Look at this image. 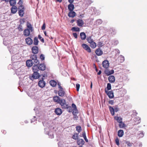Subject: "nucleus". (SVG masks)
<instances>
[{"label": "nucleus", "instance_id": "4", "mask_svg": "<svg viewBox=\"0 0 147 147\" xmlns=\"http://www.w3.org/2000/svg\"><path fill=\"white\" fill-rule=\"evenodd\" d=\"M105 92L110 98H112L114 97V94L113 90L108 91L105 89Z\"/></svg>", "mask_w": 147, "mask_h": 147}, {"label": "nucleus", "instance_id": "40", "mask_svg": "<svg viewBox=\"0 0 147 147\" xmlns=\"http://www.w3.org/2000/svg\"><path fill=\"white\" fill-rule=\"evenodd\" d=\"M138 135H139V138H142L144 136V134L143 131H139Z\"/></svg>", "mask_w": 147, "mask_h": 147}, {"label": "nucleus", "instance_id": "31", "mask_svg": "<svg viewBox=\"0 0 147 147\" xmlns=\"http://www.w3.org/2000/svg\"><path fill=\"white\" fill-rule=\"evenodd\" d=\"M50 84L51 86L53 87L56 86L57 84V83L56 81L53 80H52L50 81Z\"/></svg>", "mask_w": 147, "mask_h": 147}, {"label": "nucleus", "instance_id": "56", "mask_svg": "<svg viewBox=\"0 0 147 147\" xmlns=\"http://www.w3.org/2000/svg\"><path fill=\"white\" fill-rule=\"evenodd\" d=\"M40 58L42 61L44 60L45 58L44 55L42 54H41L40 55Z\"/></svg>", "mask_w": 147, "mask_h": 147}, {"label": "nucleus", "instance_id": "48", "mask_svg": "<svg viewBox=\"0 0 147 147\" xmlns=\"http://www.w3.org/2000/svg\"><path fill=\"white\" fill-rule=\"evenodd\" d=\"M103 43L102 42H98L97 44V46L98 47H100L103 46Z\"/></svg>", "mask_w": 147, "mask_h": 147}, {"label": "nucleus", "instance_id": "16", "mask_svg": "<svg viewBox=\"0 0 147 147\" xmlns=\"http://www.w3.org/2000/svg\"><path fill=\"white\" fill-rule=\"evenodd\" d=\"M26 65L28 67H30L34 64V62H32L31 60H28L26 62Z\"/></svg>", "mask_w": 147, "mask_h": 147}, {"label": "nucleus", "instance_id": "60", "mask_svg": "<svg viewBox=\"0 0 147 147\" xmlns=\"http://www.w3.org/2000/svg\"><path fill=\"white\" fill-rule=\"evenodd\" d=\"M18 3L19 4V5H20V7H22V6H23L22 5V4H23L22 0H20Z\"/></svg>", "mask_w": 147, "mask_h": 147}, {"label": "nucleus", "instance_id": "39", "mask_svg": "<svg viewBox=\"0 0 147 147\" xmlns=\"http://www.w3.org/2000/svg\"><path fill=\"white\" fill-rule=\"evenodd\" d=\"M115 119L117 121V122L119 123L122 122V119L120 117H115Z\"/></svg>", "mask_w": 147, "mask_h": 147}, {"label": "nucleus", "instance_id": "50", "mask_svg": "<svg viewBox=\"0 0 147 147\" xmlns=\"http://www.w3.org/2000/svg\"><path fill=\"white\" fill-rule=\"evenodd\" d=\"M13 49V50H12V49H10L9 50L10 52L11 53H15V51H16V49L13 47L12 49Z\"/></svg>", "mask_w": 147, "mask_h": 147}, {"label": "nucleus", "instance_id": "14", "mask_svg": "<svg viewBox=\"0 0 147 147\" xmlns=\"http://www.w3.org/2000/svg\"><path fill=\"white\" fill-rule=\"evenodd\" d=\"M22 9H20L18 11L19 15L21 17L23 16L24 14V7L23 6H22Z\"/></svg>", "mask_w": 147, "mask_h": 147}, {"label": "nucleus", "instance_id": "20", "mask_svg": "<svg viewBox=\"0 0 147 147\" xmlns=\"http://www.w3.org/2000/svg\"><path fill=\"white\" fill-rule=\"evenodd\" d=\"M76 15V13L73 11H70L68 13V16L70 17L74 18Z\"/></svg>", "mask_w": 147, "mask_h": 147}, {"label": "nucleus", "instance_id": "47", "mask_svg": "<svg viewBox=\"0 0 147 147\" xmlns=\"http://www.w3.org/2000/svg\"><path fill=\"white\" fill-rule=\"evenodd\" d=\"M111 32L113 35H115L116 33V31L115 28H112L111 29Z\"/></svg>", "mask_w": 147, "mask_h": 147}, {"label": "nucleus", "instance_id": "1", "mask_svg": "<svg viewBox=\"0 0 147 147\" xmlns=\"http://www.w3.org/2000/svg\"><path fill=\"white\" fill-rule=\"evenodd\" d=\"M34 67H32V71L33 73L32 76H30L29 77V78L30 80L33 81L34 79H37L39 78L40 76L38 72V70L36 69H34Z\"/></svg>", "mask_w": 147, "mask_h": 147}, {"label": "nucleus", "instance_id": "17", "mask_svg": "<svg viewBox=\"0 0 147 147\" xmlns=\"http://www.w3.org/2000/svg\"><path fill=\"white\" fill-rule=\"evenodd\" d=\"M108 80L110 83H113L115 81V77L113 76H110L109 77Z\"/></svg>", "mask_w": 147, "mask_h": 147}, {"label": "nucleus", "instance_id": "45", "mask_svg": "<svg viewBox=\"0 0 147 147\" xmlns=\"http://www.w3.org/2000/svg\"><path fill=\"white\" fill-rule=\"evenodd\" d=\"M76 130L78 133H80L82 130V129L80 126H77L76 127Z\"/></svg>", "mask_w": 147, "mask_h": 147}, {"label": "nucleus", "instance_id": "29", "mask_svg": "<svg viewBox=\"0 0 147 147\" xmlns=\"http://www.w3.org/2000/svg\"><path fill=\"white\" fill-rule=\"evenodd\" d=\"M68 9L69 11H73L74 9V5L72 4H70L68 5Z\"/></svg>", "mask_w": 147, "mask_h": 147}, {"label": "nucleus", "instance_id": "58", "mask_svg": "<svg viewBox=\"0 0 147 147\" xmlns=\"http://www.w3.org/2000/svg\"><path fill=\"white\" fill-rule=\"evenodd\" d=\"M36 119H37L36 117L34 116V118L32 119H31V123H33L34 121H36Z\"/></svg>", "mask_w": 147, "mask_h": 147}, {"label": "nucleus", "instance_id": "57", "mask_svg": "<svg viewBox=\"0 0 147 147\" xmlns=\"http://www.w3.org/2000/svg\"><path fill=\"white\" fill-rule=\"evenodd\" d=\"M76 90L77 91H78L80 87V85L78 84H77L76 85Z\"/></svg>", "mask_w": 147, "mask_h": 147}, {"label": "nucleus", "instance_id": "37", "mask_svg": "<svg viewBox=\"0 0 147 147\" xmlns=\"http://www.w3.org/2000/svg\"><path fill=\"white\" fill-rule=\"evenodd\" d=\"M91 47L93 48H95L96 46V43L93 41L90 43Z\"/></svg>", "mask_w": 147, "mask_h": 147}, {"label": "nucleus", "instance_id": "38", "mask_svg": "<svg viewBox=\"0 0 147 147\" xmlns=\"http://www.w3.org/2000/svg\"><path fill=\"white\" fill-rule=\"evenodd\" d=\"M71 30L73 31L79 32L80 30V29L78 27H72Z\"/></svg>", "mask_w": 147, "mask_h": 147}, {"label": "nucleus", "instance_id": "11", "mask_svg": "<svg viewBox=\"0 0 147 147\" xmlns=\"http://www.w3.org/2000/svg\"><path fill=\"white\" fill-rule=\"evenodd\" d=\"M25 41L26 43L29 45H32L33 42V40L30 37L26 38L25 39Z\"/></svg>", "mask_w": 147, "mask_h": 147}, {"label": "nucleus", "instance_id": "53", "mask_svg": "<svg viewBox=\"0 0 147 147\" xmlns=\"http://www.w3.org/2000/svg\"><path fill=\"white\" fill-rule=\"evenodd\" d=\"M111 85L110 83H108L107 84V88L108 90H110L111 89Z\"/></svg>", "mask_w": 147, "mask_h": 147}, {"label": "nucleus", "instance_id": "49", "mask_svg": "<svg viewBox=\"0 0 147 147\" xmlns=\"http://www.w3.org/2000/svg\"><path fill=\"white\" fill-rule=\"evenodd\" d=\"M17 28L19 31H22L23 30L22 26L21 24L19 25Z\"/></svg>", "mask_w": 147, "mask_h": 147}, {"label": "nucleus", "instance_id": "10", "mask_svg": "<svg viewBox=\"0 0 147 147\" xmlns=\"http://www.w3.org/2000/svg\"><path fill=\"white\" fill-rule=\"evenodd\" d=\"M82 47L87 52L89 53L91 52L90 48L88 46L85 44H83L82 45Z\"/></svg>", "mask_w": 147, "mask_h": 147}, {"label": "nucleus", "instance_id": "25", "mask_svg": "<svg viewBox=\"0 0 147 147\" xmlns=\"http://www.w3.org/2000/svg\"><path fill=\"white\" fill-rule=\"evenodd\" d=\"M11 13L14 14L17 11V7L16 6H13L11 7Z\"/></svg>", "mask_w": 147, "mask_h": 147}, {"label": "nucleus", "instance_id": "63", "mask_svg": "<svg viewBox=\"0 0 147 147\" xmlns=\"http://www.w3.org/2000/svg\"><path fill=\"white\" fill-rule=\"evenodd\" d=\"M109 103L111 105L114 104V101L112 100H110L109 101Z\"/></svg>", "mask_w": 147, "mask_h": 147}, {"label": "nucleus", "instance_id": "54", "mask_svg": "<svg viewBox=\"0 0 147 147\" xmlns=\"http://www.w3.org/2000/svg\"><path fill=\"white\" fill-rule=\"evenodd\" d=\"M72 113L73 115L78 113V111L77 108L73 109Z\"/></svg>", "mask_w": 147, "mask_h": 147}, {"label": "nucleus", "instance_id": "43", "mask_svg": "<svg viewBox=\"0 0 147 147\" xmlns=\"http://www.w3.org/2000/svg\"><path fill=\"white\" fill-rule=\"evenodd\" d=\"M119 126L120 128H124L125 126V124L124 123L122 122L119 123Z\"/></svg>", "mask_w": 147, "mask_h": 147}, {"label": "nucleus", "instance_id": "13", "mask_svg": "<svg viewBox=\"0 0 147 147\" xmlns=\"http://www.w3.org/2000/svg\"><path fill=\"white\" fill-rule=\"evenodd\" d=\"M77 143L78 145L82 146L84 144L85 142L83 139L79 138L77 141Z\"/></svg>", "mask_w": 147, "mask_h": 147}, {"label": "nucleus", "instance_id": "18", "mask_svg": "<svg viewBox=\"0 0 147 147\" xmlns=\"http://www.w3.org/2000/svg\"><path fill=\"white\" fill-rule=\"evenodd\" d=\"M30 30L28 28H26L25 29L24 31V35L25 36H28L30 34Z\"/></svg>", "mask_w": 147, "mask_h": 147}, {"label": "nucleus", "instance_id": "7", "mask_svg": "<svg viewBox=\"0 0 147 147\" xmlns=\"http://www.w3.org/2000/svg\"><path fill=\"white\" fill-rule=\"evenodd\" d=\"M114 72V71L113 69L109 70L108 69H106L104 71L105 74L107 76H110L113 74Z\"/></svg>", "mask_w": 147, "mask_h": 147}, {"label": "nucleus", "instance_id": "41", "mask_svg": "<svg viewBox=\"0 0 147 147\" xmlns=\"http://www.w3.org/2000/svg\"><path fill=\"white\" fill-rule=\"evenodd\" d=\"M66 102V100L64 99H60L58 103L60 104V105L61 106L64 103H65Z\"/></svg>", "mask_w": 147, "mask_h": 147}, {"label": "nucleus", "instance_id": "44", "mask_svg": "<svg viewBox=\"0 0 147 147\" xmlns=\"http://www.w3.org/2000/svg\"><path fill=\"white\" fill-rule=\"evenodd\" d=\"M96 23L97 25H99L102 23V21L100 19H98L96 20Z\"/></svg>", "mask_w": 147, "mask_h": 147}, {"label": "nucleus", "instance_id": "24", "mask_svg": "<svg viewBox=\"0 0 147 147\" xmlns=\"http://www.w3.org/2000/svg\"><path fill=\"white\" fill-rule=\"evenodd\" d=\"M111 45L113 46L117 45L119 43V41L116 39L112 40L111 41Z\"/></svg>", "mask_w": 147, "mask_h": 147}, {"label": "nucleus", "instance_id": "15", "mask_svg": "<svg viewBox=\"0 0 147 147\" xmlns=\"http://www.w3.org/2000/svg\"><path fill=\"white\" fill-rule=\"evenodd\" d=\"M77 25L80 27H82L84 24V22L81 19H78L77 21Z\"/></svg>", "mask_w": 147, "mask_h": 147}, {"label": "nucleus", "instance_id": "6", "mask_svg": "<svg viewBox=\"0 0 147 147\" xmlns=\"http://www.w3.org/2000/svg\"><path fill=\"white\" fill-rule=\"evenodd\" d=\"M42 80H40L38 82L39 86L41 88H43L46 85L45 82L43 80L44 79L42 78Z\"/></svg>", "mask_w": 147, "mask_h": 147}, {"label": "nucleus", "instance_id": "23", "mask_svg": "<svg viewBox=\"0 0 147 147\" xmlns=\"http://www.w3.org/2000/svg\"><path fill=\"white\" fill-rule=\"evenodd\" d=\"M61 107H62V108L63 109H69V108H71V107L70 106H69L67 104H66V102H65V103H64L62 105H61Z\"/></svg>", "mask_w": 147, "mask_h": 147}, {"label": "nucleus", "instance_id": "51", "mask_svg": "<svg viewBox=\"0 0 147 147\" xmlns=\"http://www.w3.org/2000/svg\"><path fill=\"white\" fill-rule=\"evenodd\" d=\"M38 38L42 42L44 43L45 42L44 39L42 38V37L40 35H38Z\"/></svg>", "mask_w": 147, "mask_h": 147}, {"label": "nucleus", "instance_id": "61", "mask_svg": "<svg viewBox=\"0 0 147 147\" xmlns=\"http://www.w3.org/2000/svg\"><path fill=\"white\" fill-rule=\"evenodd\" d=\"M126 143L128 146H132V143H131L127 141L126 142Z\"/></svg>", "mask_w": 147, "mask_h": 147}, {"label": "nucleus", "instance_id": "28", "mask_svg": "<svg viewBox=\"0 0 147 147\" xmlns=\"http://www.w3.org/2000/svg\"><path fill=\"white\" fill-rule=\"evenodd\" d=\"M60 99V98L58 96H56L53 97V100L54 102H57V103H58L59 100Z\"/></svg>", "mask_w": 147, "mask_h": 147}, {"label": "nucleus", "instance_id": "34", "mask_svg": "<svg viewBox=\"0 0 147 147\" xmlns=\"http://www.w3.org/2000/svg\"><path fill=\"white\" fill-rule=\"evenodd\" d=\"M16 0H10L9 1V3L11 6H15V5L16 4Z\"/></svg>", "mask_w": 147, "mask_h": 147}, {"label": "nucleus", "instance_id": "21", "mask_svg": "<svg viewBox=\"0 0 147 147\" xmlns=\"http://www.w3.org/2000/svg\"><path fill=\"white\" fill-rule=\"evenodd\" d=\"M141 119L139 117H137L134 119V123L135 124H139L141 122Z\"/></svg>", "mask_w": 147, "mask_h": 147}, {"label": "nucleus", "instance_id": "59", "mask_svg": "<svg viewBox=\"0 0 147 147\" xmlns=\"http://www.w3.org/2000/svg\"><path fill=\"white\" fill-rule=\"evenodd\" d=\"M25 22V20L24 19H23L22 20H20V24H21L22 25V24H23L24 22Z\"/></svg>", "mask_w": 147, "mask_h": 147}, {"label": "nucleus", "instance_id": "8", "mask_svg": "<svg viewBox=\"0 0 147 147\" xmlns=\"http://www.w3.org/2000/svg\"><path fill=\"white\" fill-rule=\"evenodd\" d=\"M102 64L103 67L106 69H107L109 66V62L107 60H105L103 61L102 62Z\"/></svg>", "mask_w": 147, "mask_h": 147}, {"label": "nucleus", "instance_id": "55", "mask_svg": "<svg viewBox=\"0 0 147 147\" xmlns=\"http://www.w3.org/2000/svg\"><path fill=\"white\" fill-rule=\"evenodd\" d=\"M115 142L117 146H119V139L118 138H116L115 140Z\"/></svg>", "mask_w": 147, "mask_h": 147}, {"label": "nucleus", "instance_id": "5", "mask_svg": "<svg viewBox=\"0 0 147 147\" xmlns=\"http://www.w3.org/2000/svg\"><path fill=\"white\" fill-rule=\"evenodd\" d=\"M45 134L49 135V137L51 138H53L54 137V135L52 132H49V128H46L45 129Z\"/></svg>", "mask_w": 147, "mask_h": 147}, {"label": "nucleus", "instance_id": "36", "mask_svg": "<svg viewBox=\"0 0 147 147\" xmlns=\"http://www.w3.org/2000/svg\"><path fill=\"white\" fill-rule=\"evenodd\" d=\"M119 60L121 63H122L125 60L124 57L122 55H120L119 57Z\"/></svg>", "mask_w": 147, "mask_h": 147}, {"label": "nucleus", "instance_id": "12", "mask_svg": "<svg viewBox=\"0 0 147 147\" xmlns=\"http://www.w3.org/2000/svg\"><path fill=\"white\" fill-rule=\"evenodd\" d=\"M55 112L56 114L58 115H60L62 113V109L60 108H57L55 109Z\"/></svg>", "mask_w": 147, "mask_h": 147}, {"label": "nucleus", "instance_id": "46", "mask_svg": "<svg viewBox=\"0 0 147 147\" xmlns=\"http://www.w3.org/2000/svg\"><path fill=\"white\" fill-rule=\"evenodd\" d=\"M21 69L20 68H19L16 69V73L17 75H19L22 74L21 73Z\"/></svg>", "mask_w": 147, "mask_h": 147}, {"label": "nucleus", "instance_id": "26", "mask_svg": "<svg viewBox=\"0 0 147 147\" xmlns=\"http://www.w3.org/2000/svg\"><path fill=\"white\" fill-rule=\"evenodd\" d=\"M124 134V132L123 130H119L118 131V136L120 137L123 136Z\"/></svg>", "mask_w": 147, "mask_h": 147}, {"label": "nucleus", "instance_id": "2", "mask_svg": "<svg viewBox=\"0 0 147 147\" xmlns=\"http://www.w3.org/2000/svg\"><path fill=\"white\" fill-rule=\"evenodd\" d=\"M33 67L34 68V69H36L37 70L39 71V70L42 71H44L46 68V65L44 63H41L36 65H35Z\"/></svg>", "mask_w": 147, "mask_h": 147}, {"label": "nucleus", "instance_id": "42", "mask_svg": "<svg viewBox=\"0 0 147 147\" xmlns=\"http://www.w3.org/2000/svg\"><path fill=\"white\" fill-rule=\"evenodd\" d=\"M86 40L89 43H91L93 41L92 39V38L91 36L88 37L86 39Z\"/></svg>", "mask_w": 147, "mask_h": 147}, {"label": "nucleus", "instance_id": "33", "mask_svg": "<svg viewBox=\"0 0 147 147\" xmlns=\"http://www.w3.org/2000/svg\"><path fill=\"white\" fill-rule=\"evenodd\" d=\"M39 41L37 37H35L34 38L33 43L35 46L38 45Z\"/></svg>", "mask_w": 147, "mask_h": 147}, {"label": "nucleus", "instance_id": "27", "mask_svg": "<svg viewBox=\"0 0 147 147\" xmlns=\"http://www.w3.org/2000/svg\"><path fill=\"white\" fill-rule=\"evenodd\" d=\"M80 35L81 38L82 40H85L86 38V35L85 33L84 32L80 33Z\"/></svg>", "mask_w": 147, "mask_h": 147}, {"label": "nucleus", "instance_id": "3", "mask_svg": "<svg viewBox=\"0 0 147 147\" xmlns=\"http://www.w3.org/2000/svg\"><path fill=\"white\" fill-rule=\"evenodd\" d=\"M30 59H31L30 60H31L32 62H34V64H35L36 65L39 63L40 62L37 59L36 55H31L30 57ZM35 65V64H34V65Z\"/></svg>", "mask_w": 147, "mask_h": 147}, {"label": "nucleus", "instance_id": "62", "mask_svg": "<svg viewBox=\"0 0 147 147\" xmlns=\"http://www.w3.org/2000/svg\"><path fill=\"white\" fill-rule=\"evenodd\" d=\"M74 115V117H73V119L75 120H77L78 117L77 116L76 114H74V115Z\"/></svg>", "mask_w": 147, "mask_h": 147}, {"label": "nucleus", "instance_id": "32", "mask_svg": "<svg viewBox=\"0 0 147 147\" xmlns=\"http://www.w3.org/2000/svg\"><path fill=\"white\" fill-rule=\"evenodd\" d=\"M109 108L112 115L113 116L115 114L114 108H113L111 106H109Z\"/></svg>", "mask_w": 147, "mask_h": 147}, {"label": "nucleus", "instance_id": "52", "mask_svg": "<svg viewBox=\"0 0 147 147\" xmlns=\"http://www.w3.org/2000/svg\"><path fill=\"white\" fill-rule=\"evenodd\" d=\"M114 111L117 112L119 110V109L118 108L117 106L115 105L114 107Z\"/></svg>", "mask_w": 147, "mask_h": 147}, {"label": "nucleus", "instance_id": "9", "mask_svg": "<svg viewBox=\"0 0 147 147\" xmlns=\"http://www.w3.org/2000/svg\"><path fill=\"white\" fill-rule=\"evenodd\" d=\"M32 52L34 55L37 54L38 52V48L36 46L33 47L31 49Z\"/></svg>", "mask_w": 147, "mask_h": 147}, {"label": "nucleus", "instance_id": "30", "mask_svg": "<svg viewBox=\"0 0 147 147\" xmlns=\"http://www.w3.org/2000/svg\"><path fill=\"white\" fill-rule=\"evenodd\" d=\"M27 28L30 30V31L31 32H32L33 30V29L32 28V27L31 25V24L28 22H27Z\"/></svg>", "mask_w": 147, "mask_h": 147}, {"label": "nucleus", "instance_id": "22", "mask_svg": "<svg viewBox=\"0 0 147 147\" xmlns=\"http://www.w3.org/2000/svg\"><path fill=\"white\" fill-rule=\"evenodd\" d=\"M96 54L98 56H100L102 54V51L100 49H97L95 51Z\"/></svg>", "mask_w": 147, "mask_h": 147}, {"label": "nucleus", "instance_id": "64", "mask_svg": "<svg viewBox=\"0 0 147 147\" xmlns=\"http://www.w3.org/2000/svg\"><path fill=\"white\" fill-rule=\"evenodd\" d=\"M57 85L58 86L59 89H63L62 87L61 86V84L60 82H58Z\"/></svg>", "mask_w": 147, "mask_h": 147}, {"label": "nucleus", "instance_id": "35", "mask_svg": "<svg viewBox=\"0 0 147 147\" xmlns=\"http://www.w3.org/2000/svg\"><path fill=\"white\" fill-rule=\"evenodd\" d=\"M78 134H79L77 133L74 134L72 136V138L75 140H77L79 139V136H78Z\"/></svg>", "mask_w": 147, "mask_h": 147}, {"label": "nucleus", "instance_id": "19", "mask_svg": "<svg viewBox=\"0 0 147 147\" xmlns=\"http://www.w3.org/2000/svg\"><path fill=\"white\" fill-rule=\"evenodd\" d=\"M65 92L63 90V89H59L58 91V94L60 96H64Z\"/></svg>", "mask_w": 147, "mask_h": 147}]
</instances>
